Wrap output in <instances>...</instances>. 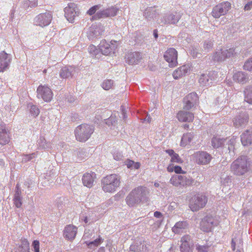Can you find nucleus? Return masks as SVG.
I'll return each instance as SVG.
<instances>
[{
	"label": "nucleus",
	"instance_id": "45",
	"mask_svg": "<svg viewBox=\"0 0 252 252\" xmlns=\"http://www.w3.org/2000/svg\"><path fill=\"white\" fill-rule=\"evenodd\" d=\"M70 75V72L66 67H64L62 69L60 76L63 78L68 77Z\"/></svg>",
	"mask_w": 252,
	"mask_h": 252
},
{
	"label": "nucleus",
	"instance_id": "39",
	"mask_svg": "<svg viewBox=\"0 0 252 252\" xmlns=\"http://www.w3.org/2000/svg\"><path fill=\"white\" fill-rule=\"evenodd\" d=\"M205 218L208 221L209 223L211 225L212 229L215 225H217L219 223V219L217 216H207Z\"/></svg>",
	"mask_w": 252,
	"mask_h": 252
},
{
	"label": "nucleus",
	"instance_id": "42",
	"mask_svg": "<svg viewBox=\"0 0 252 252\" xmlns=\"http://www.w3.org/2000/svg\"><path fill=\"white\" fill-rule=\"evenodd\" d=\"M104 50H102L101 48H94L93 51H90V53H94L95 55H98L99 53H101L104 55H108L110 51L109 48H104Z\"/></svg>",
	"mask_w": 252,
	"mask_h": 252
},
{
	"label": "nucleus",
	"instance_id": "26",
	"mask_svg": "<svg viewBox=\"0 0 252 252\" xmlns=\"http://www.w3.org/2000/svg\"><path fill=\"white\" fill-rule=\"evenodd\" d=\"M194 137V135L192 133L188 132L184 134L181 139V146L186 147L189 145L191 143L192 139Z\"/></svg>",
	"mask_w": 252,
	"mask_h": 252
},
{
	"label": "nucleus",
	"instance_id": "31",
	"mask_svg": "<svg viewBox=\"0 0 252 252\" xmlns=\"http://www.w3.org/2000/svg\"><path fill=\"white\" fill-rule=\"evenodd\" d=\"M157 12L155 8L149 7L147 8L144 12V16L148 20H151L156 17Z\"/></svg>",
	"mask_w": 252,
	"mask_h": 252
},
{
	"label": "nucleus",
	"instance_id": "14",
	"mask_svg": "<svg viewBox=\"0 0 252 252\" xmlns=\"http://www.w3.org/2000/svg\"><path fill=\"white\" fill-rule=\"evenodd\" d=\"M234 54V48H224L219 50L214 55V60L216 61H222L227 58L232 57Z\"/></svg>",
	"mask_w": 252,
	"mask_h": 252
},
{
	"label": "nucleus",
	"instance_id": "57",
	"mask_svg": "<svg viewBox=\"0 0 252 252\" xmlns=\"http://www.w3.org/2000/svg\"><path fill=\"white\" fill-rule=\"evenodd\" d=\"M204 45L206 46L205 47H211L213 45V44L211 41L208 40L205 41Z\"/></svg>",
	"mask_w": 252,
	"mask_h": 252
},
{
	"label": "nucleus",
	"instance_id": "53",
	"mask_svg": "<svg viewBox=\"0 0 252 252\" xmlns=\"http://www.w3.org/2000/svg\"><path fill=\"white\" fill-rule=\"evenodd\" d=\"M190 237L189 235H185L183 237H182L181 238V241L182 242L181 244H189L188 242L190 240Z\"/></svg>",
	"mask_w": 252,
	"mask_h": 252
},
{
	"label": "nucleus",
	"instance_id": "9",
	"mask_svg": "<svg viewBox=\"0 0 252 252\" xmlns=\"http://www.w3.org/2000/svg\"><path fill=\"white\" fill-rule=\"evenodd\" d=\"M193 180L183 175H174L171 177L170 183L176 187L189 186L192 184Z\"/></svg>",
	"mask_w": 252,
	"mask_h": 252
},
{
	"label": "nucleus",
	"instance_id": "35",
	"mask_svg": "<svg viewBox=\"0 0 252 252\" xmlns=\"http://www.w3.org/2000/svg\"><path fill=\"white\" fill-rule=\"evenodd\" d=\"M37 6L36 0H24L22 3V7L25 9L29 7L33 8Z\"/></svg>",
	"mask_w": 252,
	"mask_h": 252
},
{
	"label": "nucleus",
	"instance_id": "21",
	"mask_svg": "<svg viewBox=\"0 0 252 252\" xmlns=\"http://www.w3.org/2000/svg\"><path fill=\"white\" fill-rule=\"evenodd\" d=\"M10 132L5 125H0V144L5 145L10 141Z\"/></svg>",
	"mask_w": 252,
	"mask_h": 252
},
{
	"label": "nucleus",
	"instance_id": "22",
	"mask_svg": "<svg viewBox=\"0 0 252 252\" xmlns=\"http://www.w3.org/2000/svg\"><path fill=\"white\" fill-rule=\"evenodd\" d=\"M11 62V58L9 55L5 52L0 53V72H4L8 68Z\"/></svg>",
	"mask_w": 252,
	"mask_h": 252
},
{
	"label": "nucleus",
	"instance_id": "33",
	"mask_svg": "<svg viewBox=\"0 0 252 252\" xmlns=\"http://www.w3.org/2000/svg\"><path fill=\"white\" fill-rule=\"evenodd\" d=\"M119 42L116 40H111L109 43L106 40H102L97 47H110L111 46H115L116 47L119 45Z\"/></svg>",
	"mask_w": 252,
	"mask_h": 252
},
{
	"label": "nucleus",
	"instance_id": "28",
	"mask_svg": "<svg viewBox=\"0 0 252 252\" xmlns=\"http://www.w3.org/2000/svg\"><path fill=\"white\" fill-rule=\"evenodd\" d=\"M166 153L171 157V162L182 163L183 161L178 154L175 153L173 150H167Z\"/></svg>",
	"mask_w": 252,
	"mask_h": 252
},
{
	"label": "nucleus",
	"instance_id": "2",
	"mask_svg": "<svg viewBox=\"0 0 252 252\" xmlns=\"http://www.w3.org/2000/svg\"><path fill=\"white\" fill-rule=\"evenodd\" d=\"M120 183V178L117 175H107L102 179V189L105 192H114L119 187Z\"/></svg>",
	"mask_w": 252,
	"mask_h": 252
},
{
	"label": "nucleus",
	"instance_id": "55",
	"mask_svg": "<svg viewBox=\"0 0 252 252\" xmlns=\"http://www.w3.org/2000/svg\"><path fill=\"white\" fill-rule=\"evenodd\" d=\"M174 172L177 174H185L186 172L182 170L181 167L179 166H174Z\"/></svg>",
	"mask_w": 252,
	"mask_h": 252
},
{
	"label": "nucleus",
	"instance_id": "36",
	"mask_svg": "<svg viewBox=\"0 0 252 252\" xmlns=\"http://www.w3.org/2000/svg\"><path fill=\"white\" fill-rule=\"evenodd\" d=\"M103 240L99 236L98 238L96 239L93 241L87 242L86 243L88 247L90 249H94L97 247L100 244L103 242Z\"/></svg>",
	"mask_w": 252,
	"mask_h": 252
},
{
	"label": "nucleus",
	"instance_id": "63",
	"mask_svg": "<svg viewBox=\"0 0 252 252\" xmlns=\"http://www.w3.org/2000/svg\"><path fill=\"white\" fill-rule=\"evenodd\" d=\"M122 157V156L121 154H119V156H114V158L116 160H119Z\"/></svg>",
	"mask_w": 252,
	"mask_h": 252
},
{
	"label": "nucleus",
	"instance_id": "51",
	"mask_svg": "<svg viewBox=\"0 0 252 252\" xmlns=\"http://www.w3.org/2000/svg\"><path fill=\"white\" fill-rule=\"evenodd\" d=\"M209 247L207 245H200L196 246V250L198 252H207Z\"/></svg>",
	"mask_w": 252,
	"mask_h": 252
},
{
	"label": "nucleus",
	"instance_id": "60",
	"mask_svg": "<svg viewBox=\"0 0 252 252\" xmlns=\"http://www.w3.org/2000/svg\"><path fill=\"white\" fill-rule=\"evenodd\" d=\"M16 194H15V195H20V196L21 190H20V189H19V187L18 184L16 185Z\"/></svg>",
	"mask_w": 252,
	"mask_h": 252
},
{
	"label": "nucleus",
	"instance_id": "8",
	"mask_svg": "<svg viewBox=\"0 0 252 252\" xmlns=\"http://www.w3.org/2000/svg\"><path fill=\"white\" fill-rule=\"evenodd\" d=\"M231 3L224 1L216 5L212 10V15L215 18H219L221 16L225 15L231 8Z\"/></svg>",
	"mask_w": 252,
	"mask_h": 252
},
{
	"label": "nucleus",
	"instance_id": "4",
	"mask_svg": "<svg viewBox=\"0 0 252 252\" xmlns=\"http://www.w3.org/2000/svg\"><path fill=\"white\" fill-rule=\"evenodd\" d=\"M94 132V128L87 124H82L77 126L75 129V137L80 142L86 141Z\"/></svg>",
	"mask_w": 252,
	"mask_h": 252
},
{
	"label": "nucleus",
	"instance_id": "37",
	"mask_svg": "<svg viewBox=\"0 0 252 252\" xmlns=\"http://www.w3.org/2000/svg\"><path fill=\"white\" fill-rule=\"evenodd\" d=\"M200 229L204 232H210L212 230L211 225L210 224L207 220L204 218L201 221Z\"/></svg>",
	"mask_w": 252,
	"mask_h": 252
},
{
	"label": "nucleus",
	"instance_id": "46",
	"mask_svg": "<svg viewBox=\"0 0 252 252\" xmlns=\"http://www.w3.org/2000/svg\"><path fill=\"white\" fill-rule=\"evenodd\" d=\"M14 203L17 208H20L22 206V198L20 195H15L14 198Z\"/></svg>",
	"mask_w": 252,
	"mask_h": 252
},
{
	"label": "nucleus",
	"instance_id": "11",
	"mask_svg": "<svg viewBox=\"0 0 252 252\" xmlns=\"http://www.w3.org/2000/svg\"><path fill=\"white\" fill-rule=\"evenodd\" d=\"M177 51L175 48H168L164 54V58L169 63V66L174 67L177 65Z\"/></svg>",
	"mask_w": 252,
	"mask_h": 252
},
{
	"label": "nucleus",
	"instance_id": "62",
	"mask_svg": "<svg viewBox=\"0 0 252 252\" xmlns=\"http://www.w3.org/2000/svg\"><path fill=\"white\" fill-rule=\"evenodd\" d=\"M14 11L11 10L10 14V19L12 20L13 18H14Z\"/></svg>",
	"mask_w": 252,
	"mask_h": 252
},
{
	"label": "nucleus",
	"instance_id": "30",
	"mask_svg": "<svg viewBox=\"0 0 252 252\" xmlns=\"http://www.w3.org/2000/svg\"><path fill=\"white\" fill-rule=\"evenodd\" d=\"M19 252H30V244L26 238L21 239V244L18 247Z\"/></svg>",
	"mask_w": 252,
	"mask_h": 252
},
{
	"label": "nucleus",
	"instance_id": "38",
	"mask_svg": "<svg viewBox=\"0 0 252 252\" xmlns=\"http://www.w3.org/2000/svg\"><path fill=\"white\" fill-rule=\"evenodd\" d=\"M127 62L129 64H134L138 61V53L136 52L131 53L126 55Z\"/></svg>",
	"mask_w": 252,
	"mask_h": 252
},
{
	"label": "nucleus",
	"instance_id": "58",
	"mask_svg": "<svg viewBox=\"0 0 252 252\" xmlns=\"http://www.w3.org/2000/svg\"><path fill=\"white\" fill-rule=\"evenodd\" d=\"M174 166H173L171 164H170L167 168V170L169 172H172L173 171H174Z\"/></svg>",
	"mask_w": 252,
	"mask_h": 252
},
{
	"label": "nucleus",
	"instance_id": "16",
	"mask_svg": "<svg viewBox=\"0 0 252 252\" xmlns=\"http://www.w3.org/2000/svg\"><path fill=\"white\" fill-rule=\"evenodd\" d=\"M181 18L180 14L176 12L165 14L161 19V23L163 24H175Z\"/></svg>",
	"mask_w": 252,
	"mask_h": 252
},
{
	"label": "nucleus",
	"instance_id": "27",
	"mask_svg": "<svg viewBox=\"0 0 252 252\" xmlns=\"http://www.w3.org/2000/svg\"><path fill=\"white\" fill-rule=\"evenodd\" d=\"M187 227V224L185 221H179L177 222L172 228V231L176 234H179L183 232V230Z\"/></svg>",
	"mask_w": 252,
	"mask_h": 252
},
{
	"label": "nucleus",
	"instance_id": "40",
	"mask_svg": "<svg viewBox=\"0 0 252 252\" xmlns=\"http://www.w3.org/2000/svg\"><path fill=\"white\" fill-rule=\"evenodd\" d=\"M126 165L128 168L138 169L140 167L141 164L139 162H134L133 160L127 159L126 161Z\"/></svg>",
	"mask_w": 252,
	"mask_h": 252
},
{
	"label": "nucleus",
	"instance_id": "18",
	"mask_svg": "<svg viewBox=\"0 0 252 252\" xmlns=\"http://www.w3.org/2000/svg\"><path fill=\"white\" fill-rule=\"evenodd\" d=\"M248 122L249 115L245 113H240L233 120L234 126L237 128L245 126Z\"/></svg>",
	"mask_w": 252,
	"mask_h": 252
},
{
	"label": "nucleus",
	"instance_id": "13",
	"mask_svg": "<svg viewBox=\"0 0 252 252\" xmlns=\"http://www.w3.org/2000/svg\"><path fill=\"white\" fill-rule=\"evenodd\" d=\"M192 157L195 161L198 164H207L211 160L212 157L206 152L199 151L195 153Z\"/></svg>",
	"mask_w": 252,
	"mask_h": 252
},
{
	"label": "nucleus",
	"instance_id": "64",
	"mask_svg": "<svg viewBox=\"0 0 252 252\" xmlns=\"http://www.w3.org/2000/svg\"><path fill=\"white\" fill-rule=\"evenodd\" d=\"M232 245L233 247V250H234L235 249V243L232 240Z\"/></svg>",
	"mask_w": 252,
	"mask_h": 252
},
{
	"label": "nucleus",
	"instance_id": "29",
	"mask_svg": "<svg viewBox=\"0 0 252 252\" xmlns=\"http://www.w3.org/2000/svg\"><path fill=\"white\" fill-rule=\"evenodd\" d=\"M225 141V139L221 138L218 135L215 136L211 140L212 145L214 148H218L221 147Z\"/></svg>",
	"mask_w": 252,
	"mask_h": 252
},
{
	"label": "nucleus",
	"instance_id": "17",
	"mask_svg": "<svg viewBox=\"0 0 252 252\" xmlns=\"http://www.w3.org/2000/svg\"><path fill=\"white\" fill-rule=\"evenodd\" d=\"M78 228L72 224L67 225L63 231L64 238L68 241H73L77 234Z\"/></svg>",
	"mask_w": 252,
	"mask_h": 252
},
{
	"label": "nucleus",
	"instance_id": "54",
	"mask_svg": "<svg viewBox=\"0 0 252 252\" xmlns=\"http://www.w3.org/2000/svg\"><path fill=\"white\" fill-rule=\"evenodd\" d=\"M252 9V0L248 1V2L245 4L244 7V10L245 11H249Z\"/></svg>",
	"mask_w": 252,
	"mask_h": 252
},
{
	"label": "nucleus",
	"instance_id": "6",
	"mask_svg": "<svg viewBox=\"0 0 252 252\" xmlns=\"http://www.w3.org/2000/svg\"><path fill=\"white\" fill-rule=\"evenodd\" d=\"M53 19L52 13L50 11H46L37 15L33 20L34 25L44 28L51 23Z\"/></svg>",
	"mask_w": 252,
	"mask_h": 252
},
{
	"label": "nucleus",
	"instance_id": "44",
	"mask_svg": "<svg viewBox=\"0 0 252 252\" xmlns=\"http://www.w3.org/2000/svg\"><path fill=\"white\" fill-rule=\"evenodd\" d=\"M235 144V138L233 137L229 139L227 141L228 149L230 151H233L234 150V145Z\"/></svg>",
	"mask_w": 252,
	"mask_h": 252
},
{
	"label": "nucleus",
	"instance_id": "15",
	"mask_svg": "<svg viewBox=\"0 0 252 252\" xmlns=\"http://www.w3.org/2000/svg\"><path fill=\"white\" fill-rule=\"evenodd\" d=\"M198 101L199 98L196 93H191L184 98V109L189 110L198 103Z\"/></svg>",
	"mask_w": 252,
	"mask_h": 252
},
{
	"label": "nucleus",
	"instance_id": "10",
	"mask_svg": "<svg viewBox=\"0 0 252 252\" xmlns=\"http://www.w3.org/2000/svg\"><path fill=\"white\" fill-rule=\"evenodd\" d=\"M64 16L66 19L73 23L75 18L79 14V10L77 5L74 3H69L64 9Z\"/></svg>",
	"mask_w": 252,
	"mask_h": 252
},
{
	"label": "nucleus",
	"instance_id": "12",
	"mask_svg": "<svg viewBox=\"0 0 252 252\" xmlns=\"http://www.w3.org/2000/svg\"><path fill=\"white\" fill-rule=\"evenodd\" d=\"M37 95L38 98H41L46 102L51 100L53 93L51 90L45 85H40L37 89Z\"/></svg>",
	"mask_w": 252,
	"mask_h": 252
},
{
	"label": "nucleus",
	"instance_id": "1",
	"mask_svg": "<svg viewBox=\"0 0 252 252\" xmlns=\"http://www.w3.org/2000/svg\"><path fill=\"white\" fill-rule=\"evenodd\" d=\"M250 166V163L247 157L242 156L238 157L231 163L230 171L234 175L242 176L249 171Z\"/></svg>",
	"mask_w": 252,
	"mask_h": 252
},
{
	"label": "nucleus",
	"instance_id": "23",
	"mask_svg": "<svg viewBox=\"0 0 252 252\" xmlns=\"http://www.w3.org/2000/svg\"><path fill=\"white\" fill-rule=\"evenodd\" d=\"M102 32L100 27L97 25H92L87 32V36L90 39H93L101 35Z\"/></svg>",
	"mask_w": 252,
	"mask_h": 252
},
{
	"label": "nucleus",
	"instance_id": "43",
	"mask_svg": "<svg viewBox=\"0 0 252 252\" xmlns=\"http://www.w3.org/2000/svg\"><path fill=\"white\" fill-rule=\"evenodd\" d=\"M113 81L111 80H105L102 84V87L105 90H109L113 86Z\"/></svg>",
	"mask_w": 252,
	"mask_h": 252
},
{
	"label": "nucleus",
	"instance_id": "50",
	"mask_svg": "<svg viewBox=\"0 0 252 252\" xmlns=\"http://www.w3.org/2000/svg\"><path fill=\"white\" fill-rule=\"evenodd\" d=\"M32 246L33 248L34 252H40V244L39 241L36 240H34L32 242Z\"/></svg>",
	"mask_w": 252,
	"mask_h": 252
},
{
	"label": "nucleus",
	"instance_id": "61",
	"mask_svg": "<svg viewBox=\"0 0 252 252\" xmlns=\"http://www.w3.org/2000/svg\"><path fill=\"white\" fill-rule=\"evenodd\" d=\"M153 35L155 38L156 39L158 37V31L157 29H155L153 31Z\"/></svg>",
	"mask_w": 252,
	"mask_h": 252
},
{
	"label": "nucleus",
	"instance_id": "32",
	"mask_svg": "<svg viewBox=\"0 0 252 252\" xmlns=\"http://www.w3.org/2000/svg\"><path fill=\"white\" fill-rule=\"evenodd\" d=\"M187 72V67L185 66H182L173 72V76L174 79H177L185 75Z\"/></svg>",
	"mask_w": 252,
	"mask_h": 252
},
{
	"label": "nucleus",
	"instance_id": "47",
	"mask_svg": "<svg viewBox=\"0 0 252 252\" xmlns=\"http://www.w3.org/2000/svg\"><path fill=\"white\" fill-rule=\"evenodd\" d=\"M100 7V5H95L90 8L87 11V14H88L90 15H94L95 14V13L96 11V10H98L99 8Z\"/></svg>",
	"mask_w": 252,
	"mask_h": 252
},
{
	"label": "nucleus",
	"instance_id": "19",
	"mask_svg": "<svg viewBox=\"0 0 252 252\" xmlns=\"http://www.w3.org/2000/svg\"><path fill=\"white\" fill-rule=\"evenodd\" d=\"M216 78L217 74L215 72H210L208 74H202L199 79V83L202 86H209Z\"/></svg>",
	"mask_w": 252,
	"mask_h": 252
},
{
	"label": "nucleus",
	"instance_id": "7",
	"mask_svg": "<svg viewBox=\"0 0 252 252\" xmlns=\"http://www.w3.org/2000/svg\"><path fill=\"white\" fill-rule=\"evenodd\" d=\"M119 11V8L116 6H112L106 9L97 12L92 17L93 20H98L101 18L114 17Z\"/></svg>",
	"mask_w": 252,
	"mask_h": 252
},
{
	"label": "nucleus",
	"instance_id": "34",
	"mask_svg": "<svg viewBox=\"0 0 252 252\" xmlns=\"http://www.w3.org/2000/svg\"><path fill=\"white\" fill-rule=\"evenodd\" d=\"M233 79L238 82L244 83L247 81V78L245 73L243 72H237L233 75Z\"/></svg>",
	"mask_w": 252,
	"mask_h": 252
},
{
	"label": "nucleus",
	"instance_id": "41",
	"mask_svg": "<svg viewBox=\"0 0 252 252\" xmlns=\"http://www.w3.org/2000/svg\"><path fill=\"white\" fill-rule=\"evenodd\" d=\"M245 101L249 104H252V87L247 88L245 91Z\"/></svg>",
	"mask_w": 252,
	"mask_h": 252
},
{
	"label": "nucleus",
	"instance_id": "5",
	"mask_svg": "<svg viewBox=\"0 0 252 252\" xmlns=\"http://www.w3.org/2000/svg\"><path fill=\"white\" fill-rule=\"evenodd\" d=\"M207 200V198L205 195L197 193L189 200V208L192 211H197L205 206Z\"/></svg>",
	"mask_w": 252,
	"mask_h": 252
},
{
	"label": "nucleus",
	"instance_id": "48",
	"mask_svg": "<svg viewBox=\"0 0 252 252\" xmlns=\"http://www.w3.org/2000/svg\"><path fill=\"white\" fill-rule=\"evenodd\" d=\"M180 249L181 252H192L189 244H181Z\"/></svg>",
	"mask_w": 252,
	"mask_h": 252
},
{
	"label": "nucleus",
	"instance_id": "56",
	"mask_svg": "<svg viewBox=\"0 0 252 252\" xmlns=\"http://www.w3.org/2000/svg\"><path fill=\"white\" fill-rule=\"evenodd\" d=\"M190 54L193 58L197 57V48H192L190 51Z\"/></svg>",
	"mask_w": 252,
	"mask_h": 252
},
{
	"label": "nucleus",
	"instance_id": "49",
	"mask_svg": "<svg viewBox=\"0 0 252 252\" xmlns=\"http://www.w3.org/2000/svg\"><path fill=\"white\" fill-rule=\"evenodd\" d=\"M244 69L249 71L252 70V58L245 63Z\"/></svg>",
	"mask_w": 252,
	"mask_h": 252
},
{
	"label": "nucleus",
	"instance_id": "25",
	"mask_svg": "<svg viewBox=\"0 0 252 252\" xmlns=\"http://www.w3.org/2000/svg\"><path fill=\"white\" fill-rule=\"evenodd\" d=\"M95 174L94 172L92 173H86L84 174L82 177V182L85 186L88 188H91L94 184Z\"/></svg>",
	"mask_w": 252,
	"mask_h": 252
},
{
	"label": "nucleus",
	"instance_id": "24",
	"mask_svg": "<svg viewBox=\"0 0 252 252\" xmlns=\"http://www.w3.org/2000/svg\"><path fill=\"white\" fill-rule=\"evenodd\" d=\"M242 144L246 146L252 144V128L245 130L241 136Z\"/></svg>",
	"mask_w": 252,
	"mask_h": 252
},
{
	"label": "nucleus",
	"instance_id": "52",
	"mask_svg": "<svg viewBox=\"0 0 252 252\" xmlns=\"http://www.w3.org/2000/svg\"><path fill=\"white\" fill-rule=\"evenodd\" d=\"M31 114L34 116H37L39 114V109L35 105H32L30 108Z\"/></svg>",
	"mask_w": 252,
	"mask_h": 252
},
{
	"label": "nucleus",
	"instance_id": "3",
	"mask_svg": "<svg viewBox=\"0 0 252 252\" xmlns=\"http://www.w3.org/2000/svg\"><path fill=\"white\" fill-rule=\"evenodd\" d=\"M146 188L139 186L133 189L126 198L127 204L130 207L134 206L141 202V197L145 195Z\"/></svg>",
	"mask_w": 252,
	"mask_h": 252
},
{
	"label": "nucleus",
	"instance_id": "20",
	"mask_svg": "<svg viewBox=\"0 0 252 252\" xmlns=\"http://www.w3.org/2000/svg\"><path fill=\"white\" fill-rule=\"evenodd\" d=\"M188 109H183L178 112L177 118L180 122H191L194 118V114L192 113L187 111Z\"/></svg>",
	"mask_w": 252,
	"mask_h": 252
},
{
	"label": "nucleus",
	"instance_id": "59",
	"mask_svg": "<svg viewBox=\"0 0 252 252\" xmlns=\"http://www.w3.org/2000/svg\"><path fill=\"white\" fill-rule=\"evenodd\" d=\"M154 217L157 218H160L162 217V214L160 212L158 211H156L154 213Z\"/></svg>",
	"mask_w": 252,
	"mask_h": 252
}]
</instances>
